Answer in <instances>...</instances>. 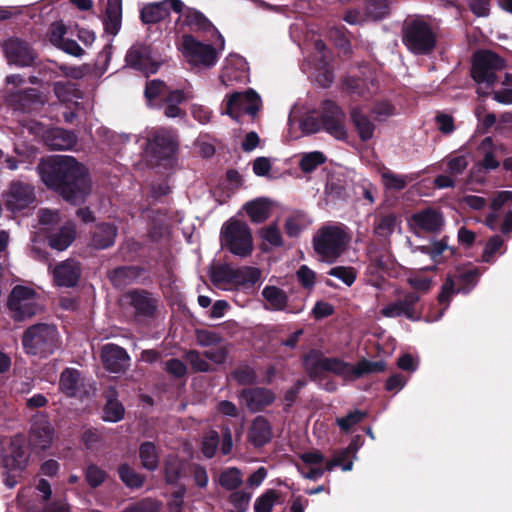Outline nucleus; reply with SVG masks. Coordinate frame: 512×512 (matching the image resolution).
I'll use <instances>...</instances> for the list:
<instances>
[{"instance_id": "1a4fd4ad", "label": "nucleus", "mask_w": 512, "mask_h": 512, "mask_svg": "<svg viewBox=\"0 0 512 512\" xmlns=\"http://www.w3.org/2000/svg\"><path fill=\"white\" fill-rule=\"evenodd\" d=\"M178 150V137L171 130H157L147 141L146 153L156 163L175 159Z\"/></svg>"}, {"instance_id": "603ef678", "label": "nucleus", "mask_w": 512, "mask_h": 512, "mask_svg": "<svg viewBox=\"0 0 512 512\" xmlns=\"http://www.w3.org/2000/svg\"><path fill=\"white\" fill-rule=\"evenodd\" d=\"M220 442V436L217 431L211 430L206 436H204L201 443V452L207 458L211 459L215 456L218 445Z\"/></svg>"}, {"instance_id": "f8f14e48", "label": "nucleus", "mask_w": 512, "mask_h": 512, "mask_svg": "<svg viewBox=\"0 0 512 512\" xmlns=\"http://www.w3.org/2000/svg\"><path fill=\"white\" fill-rule=\"evenodd\" d=\"M320 108L323 130L339 141H346L348 132L345 126L346 115L343 109L330 99L323 100Z\"/></svg>"}, {"instance_id": "423d86ee", "label": "nucleus", "mask_w": 512, "mask_h": 512, "mask_svg": "<svg viewBox=\"0 0 512 512\" xmlns=\"http://www.w3.org/2000/svg\"><path fill=\"white\" fill-rule=\"evenodd\" d=\"M222 248L241 258L250 256L253 252V237L247 223L238 219H229L220 232Z\"/></svg>"}, {"instance_id": "6ab92c4d", "label": "nucleus", "mask_w": 512, "mask_h": 512, "mask_svg": "<svg viewBox=\"0 0 512 512\" xmlns=\"http://www.w3.org/2000/svg\"><path fill=\"white\" fill-rule=\"evenodd\" d=\"M100 358L105 370L111 373H124L130 366L127 351L114 343H107L102 347Z\"/></svg>"}, {"instance_id": "6e6d98bb", "label": "nucleus", "mask_w": 512, "mask_h": 512, "mask_svg": "<svg viewBox=\"0 0 512 512\" xmlns=\"http://www.w3.org/2000/svg\"><path fill=\"white\" fill-rule=\"evenodd\" d=\"M330 276L340 279L347 286H351L357 277L355 268L349 266H336L329 270Z\"/></svg>"}, {"instance_id": "7c9ffc66", "label": "nucleus", "mask_w": 512, "mask_h": 512, "mask_svg": "<svg viewBox=\"0 0 512 512\" xmlns=\"http://www.w3.org/2000/svg\"><path fill=\"white\" fill-rule=\"evenodd\" d=\"M83 386L82 373L72 367H66L59 377L58 389L69 398H73Z\"/></svg>"}, {"instance_id": "2f4dec72", "label": "nucleus", "mask_w": 512, "mask_h": 512, "mask_svg": "<svg viewBox=\"0 0 512 512\" xmlns=\"http://www.w3.org/2000/svg\"><path fill=\"white\" fill-rule=\"evenodd\" d=\"M122 24V0H107L103 19L104 30L107 34L116 36Z\"/></svg>"}, {"instance_id": "39448f33", "label": "nucleus", "mask_w": 512, "mask_h": 512, "mask_svg": "<svg viewBox=\"0 0 512 512\" xmlns=\"http://www.w3.org/2000/svg\"><path fill=\"white\" fill-rule=\"evenodd\" d=\"M22 345L27 354L47 358L60 348L58 330L54 325L34 324L24 331Z\"/></svg>"}, {"instance_id": "e433bc0d", "label": "nucleus", "mask_w": 512, "mask_h": 512, "mask_svg": "<svg viewBox=\"0 0 512 512\" xmlns=\"http://www.w3.org/2000/svg\"><path fill=\"white\" fill-rule=\"evenodd\" d=\"M186 462L178 455L170 454L164 460V478L168 485H176L184 476Z\"/></svg>"}, {"instance_id": "cd10ccee", "label": "nucleus", "mask_w": 512, "mask_h": 512, "mask_svg": "<svg viewBox=\"0 0 512 512\" xmlns=\"http://www.w3.org/2000/svg\"><path fill=\"white\" fill-rule=\"evenodd\" d=\"M8 101L14 110L23 113H30L42 104L41 94L39 90L35 88H28L12 93L9 95Z\"/></svg>"}, {"instance_id": "f3484780", "label": "nucleus", "mask_w": 512, "mask_h": 512, "mask_svg": "<svg viewBox=\"0 0 512 512\" xmlns=\"http://www.w3.org/2000/svg\"><path fill=\"white\" fill-rule=\"evenodd\" d=\"M36 201L34 187L21 181L12 182L6 199V207L12 212L30 208Z\"/></svg>"}, {"instance_id": "aec40b11", "label": "nucleus", "mask_w": 512, "mask_h": 512, "mask_svg": "<svg viewBox=\"0 0 512 512\" xmlns=\"http://www.w3.org/2000/svg\"><path fill=\"white\" fill-rule=\"evenodd\" d=\"M409 223L415 229L436 234L442 230L445 220L441 211L428 207L413 213Z\"/></svg>"}, {"instance_id": "09e8293b", "label": "nucleus", "mask_w": 512, "mask_h": 512, "mask_svg": "<svg viewBox=\"0 0 512 512\" xmlns=\"http://www.w3.org/2000/svg\"><path fill=\"white\" fill-rule=\"evenodd\" d=\"M251 498V492L236 489L231 491L228 501L237 512H246L249 508Z\"/></svg>"}, {"instance_id": "f704fd0d", "label": "nucleus", "mask_w": 512, "mask_h": 512, "mask_svg": "<svg viewBox=\"0 0 512 512\" xmlns=\"http://www.w3.org/2000/svg\"><path fill=\"white\" fill-rule=\"evenodd\" d=\"M243 209L253 223L265 222L271 212V202L267 198H257L247 202Z\"/></svg>"}, {"instance_id": "a878e982", "label": "nucleus", "mask_w": 512, "mask_h": 512, "mask_svg": "<svg viewBox=\"0 0 512 512\" xmlns=\"http://www.w3.org/2000/svg\"><path fill=\"white\" fill-rule=\"evenodd\" d=\"M6 467L13 470H24L28 464V455L25 450V437L17 434L11 438L4 457Z\"/></svg>"}, {"instance_id": "0e129e2a", "label": "nucleus", "mask_w": 512, "mask_h": 512, "mask_svg": "<svg viewBox=\"0 0 512 512\" xmlns=\"http://www.w3.org/2000/svg\"><path fill=\"white\" fill-rule=\"evenodd\" d=\"M187 23L198 30L209 31L213 25L209 19L199 11H193L187 16Z\"/></svg>"}, {"instance_id": "5fc2aeb1", "label": "nucleus", "mask_w": 512, "mask_h": 512, "mask_svg": "<svg viewBox=\"0 0 512 512\" xmlns=\"http://www.w3.org/2000/svg\"><path fill=\"white\" fill-rule=\"evenodd\" d=\"M306 228L305 218L302 215H293L286 219L284 231L291 238L298 237Z\"/></svg>"}, {"instance_id": "ddd939ff", "label": "nucleus", "mask_w": 512, "mask_h": 512, "mask_svg": "<svg viewBox=\"0 0 512 512\" xmlns=\"http://www.w3.org/2000/svg\"><path fill=\"white\" fill-rule=\"evenodd\" d=\"M134 314L140 319H155L158 315L160 299L149 290L135 288L125 294Z\"/></svg>"}, {"instance_id": "0eeeda50", "label": "nucleus", "mask_w": 512, "mask_h": 512, "mask_svg": "<svg viewBox=\"0 0 512 512\" xmlns=\"http://www.w3.org/2000/svg\"><path fill=\"white\" fill-rule=\"evenodd\" d=\"M504 68L502 57L490 50H480L473 55L471 76L476 83L491 87L498 80L496 72Z\"/></svg>"}, {"instance_id": "473e14b6", "label": "nucleus", "mask_w": 512, "mask_h": 512, "mask_svg": "<svg viewBox=\"0 0 512 512\" xmlns=\"http://www.w3.org/2000/svg\"><path fill=\"white\" fill-rule=\"evenodd\" d=\"M159 446L152 441H144L138 447V457L141 467L149 472H154L160 465Z\"/></svg>"}, {"instance_id": "338daca9", "label": "nucleus", "mask_w": 512, "mask_h": 512, "mask_svg": "<svg viewBox=\"0 0 512 512\" xmlns=\"http://www.w3.org/2000/svg\"><path fill=\"white\" fill-rule=\"evenodd\" d=\"M455 293V283L451 276H447L444 283L441 286V290L438 294V302L441 305H445V308L449 305L452 295Z\"/></svg>"}, {"instance_id": "bf43d9fd", "label": "nucleus", "mask_w": 512, "mask_h": 512, "mask_svg": "<svg viewBox=\"0 0 512 512\" xmlns=\"http://www.w3.org/2000/svg\"><path fill=\"white\" fill-rule=\"evenodd\" d=\"M504 240L499 235H494L489 238L482 253V261L490 263L494 255L502 248Z\"/></svg>"}, {"instance_id": "7ed1b4c3", "label": "nucleus", "mask_w": 512, "mask_h": 512, "mask_svg": "<svg viewBox=\"0 0 512 512\" xmlns=\"http://www.w3.org/2000/svg\"><path fill=\"white\" fill-rule=\"evenodd\" d=\"M401 40L414 55H430L436 48L438 34L424 16L407 17L401 29Z\"/></svg>"}, {"instance_id": "49530a36", "label": "nucleus", "mask_w": 512, "mask_h": 512, "mask_svg": "<svg viewBox=\"0 0 512 512\" xmlns=\"http://www.w3.org/2000/svg\"><path fill=\"white\" fill-rule=\"evenodd\" d=\"M247 75L243 69H238L233 66H225L221 72L220 80L226 87L232 86L235 83H244Z\"/></svg>"}, {"instance_id": "20e7f679", "label": "nucleus", "mask_w": 512, "mask_h": 512, "mask_svg": "<svg viewBox=\"0 0 512 512\" xmlns=\"http://www.w3.org/2000/svg\"><path fill=\"white\" fill-rule=\"evenodd\" d=\"M350 241L351 234L345 224H326L316 231L312 245L322 261L332 264L345 252Z\"/></svg>"}, {"instance_id": "052dcab7", "label": "nucleus", "mask_w": 512, "mask_h": 512, "mask_svg": "<svg viewBox=\"0 0 512 512\" xmlns=\"http://www.w3.org/2000/svg\"><path fill=\"white\" fill-rule=\"evenodd\" d=\"M365 416V412L355 410L348 413L345 417L338 418L336 422L342 431L348 432L354 425L360 423Z\"/></svg>"}, {"instance_id": "c9c22d12", "label": "nucleus", "mask_w": 512, "mask_h": 512, "mask_svg": "<svg viewBox=\"0 0 512 512\" xmlns=\"http://www.w3.org/2000/svg\"><path fill=\"white\" fill-rule=\"evenodd\" d=\"M117 391L110 388L106 395V403L103 407V420L107 422H119L124 418L125 408L117 399Z\"/></svg>"}, {"instance_id": "5701e85b", "label": "nucleus", "mask_w": 512, "mask_h": 512, "mask_svg": "<svg viewBox=\"0 0 512 512\" xmlns=\"http://www.w3.org/2000/svg\"><path fill=\"white\" fill-rule=\"evenodd\" d=\"M240 397L251 412L262 411L275 401L274 392L265 387L245 388Z\"/></svg>"}, {"instance_id": "a18cd8bd", "label": "nucleus", "mask_w": 512, "mask_h": 512, "mask_svg": "<svg viewBox=\"0 0 512 512\" xmlns=\"http://www.w3.org/2000/svg\"><path fill=\"white\" fill-rule=\"evenodd\" d=\"M326 161V156L320 151H313L302 156L299 167L304 173L313 172Z\"/></svg>"}, {"instance_id": "e2e57ef3", "label": "nucleus", "mask_w": 512, "mask_h": 512, "mask_svg": "<svg viewBox=\"0 0 512 512\" xmlns=\"http://www.w3.org/2000/svg\"><path fill=\"white\" fill-rule=\"evenodd\" d=\"M123 512H159V506L151 498H144L126 507Z\"/></svg>"}, {"instance_id": "a211bd4d", "label": "nucleus", "mask_w": 512, "mask_h": 512, "mask_svg": "<svg viewBox=\"0 0 512 512\" xmlns=\"http://www.w3.org/2000/svg\"><path fill=\"white\" fill-rule=\"evenodd\" d=\"M184 54L193 61L211 67L217 61V52L211 44H204L196 40L192 35L183 36Z\"/></svg>"}, {"instance_id": "6e6552de", "label": "nucleus", "mask_w": 512, "mask_h": 512, "mask_svg": "<svg viewBox=\"0 0 512 512\" xmlns=\"http://www.w3.org/2000/svg\"><path fill=\"white\" fill-rule=\"evenodd\" d=\"M37 293L33 288L16 285L7 299V307L16 322H21L37 315L41 305L36 301Z\"/></svg>"}, {"instance_id": "c03bdc74", "label": "nucleus", "mask_w": 512, "mask_h": 512, "mask_svg": "<svg viewBox=\"0 0 512 512\" xmlns=\"http://www.w3.org/2000/svg\"><path fill=\"white\" fill-rule=\"evenodd\" d=\"M279 499V493L268 489L261 494L254 503V512H272L274 504Z\"/></svg>"}, {"instance_id": "ea45409f", "label": "nucleus", "mask_w": 512, "mask_h": 512, "mask_svg": "<svg viewBox=\"0 0 512 512\" xmlns=\"http://www.w3.org/2000/svg\"><path fill=\"white\" fill-rule=\"evenodd\" d=\"M261 272L256 267L244 266L241 268H232L230 271L229 284L235 285H254L259 281Z\"/></svg>"}, {"instance_id": "58836bf2", "label": "nucleus", "mask_w": 512, "mask_h": 512, "mask_svg": "<svg viewBox=\"0 0 512 512\" xmlns=\"http://www.w3.org/2000/svg\"><path fill=\"white\" fill-rule=\"evenodd\" d=\"M117 474L121 482L130 490L142 488L146 482V475L137 472L129 463H121L117 467Z\"/></svg>"}, {"instance_id": "9d476101", "label": "nucleus", "mask_w": 512, "mask_h": 512, "mask_svg": "<svg viewBox=\"0 0 512 512\" xmlns=\"http://www.w3.org/2000/svg\"><path fill=\"white\" fill-rule=\"evenodd\" d=\"M261 107V98L252 88L245 92H233L226 96L224 113L240 123L243 113L255 117Z\"/></svg>"}, {"instance_id": "774afa93", "label": "nucleus", "mask_w": 512, "mask_h": 512, "mask_svg": "<svg viewBox=\"0 0 512 512\" xmlns=\"http://www.w3.org/2000/svg\"><path fill=\"white\" fill-rule=\"evenodd\" d=\"M189 466L196 486L205 489L209 482L206 468L198 463H191Z\"/></svg>"}, {"instance_id": "864d4df0", "label": "nucleus", "mask_w": 512, "mask_h": 512, "mask_svg": "<svg viewBox=\"0 0 512 512\" xmlns=\"http://www.w3.org/2000/svg\"><path fill=\"white\" fill-rule=\"evenodd\" d=\"M480 275L479 267L459 271L458 280L463 284V288L459 289V291L469 292L477 284Z\"/></svg>"}, {"instance_id": "72a5a7b5", "label": "nucleus", "mask_w": 512, "mask_h": 512, "mask_svg": "<svg viewBox=\"0 0 512 512\" xmlns=\"http://www.w3.org/2000/svg\"><path fill=\"white\" fill-rule=\"evenodd\" d=\"M170 15V10L165 2H153L144 5L140 10V20L145 25L160 23Z\"/></svg>"}, {"instance_id": "dca6fc26", "label": "nucleus", "mask_w": 512, "mask_h": 512, "mask_svg": "<svg viewBox=\"0 0 512 512\" xmlns=\"http://www.w3.org/2000/svg\"><path fill=\"white\" fill-rule=\"evenodd\" d=\"M108 279L116 289H123L134 283L151 282L147 269L138 265L118 266L108 272Z\"/></svg>"}, {"instance_id": "4468645a", "label": "nucleus", "mask_w": 512, "mask_h": 512, "mask_svg": "<svg viewBox=\"0 0 512 512\" xmlns=\"http://www.w3.org/2000/svg\"><path fill=\"white\" fill-rule=\"evenodd\" d=\"M420 295L417 292H408L403 298L384 306L380 313L386 318L404 316L410 321H419L422 318V309H419Z\"/></svg>"}, {"instance_id": "79ce46f5", "label": "nucleus", "mask_w": 512, "mask_h": 512, "mask_svg": "<svg viewBox=\"0 0 512 512\" xmlns=\"http://www.w3.org/2000/svg\"><path fill=\"white\" fill-rule=\"evenodd\" d=\"M218 482L225 490L234 491L243 483L242 473L237 467L226 468L220 473Z\"/></svg>"}, {"instance_id": "37998d69", "label": "nucleus", "mask_w": 512, "mask_h": 512, "mask_svg": "<svg viewBox=\"0 0 512 512\" xmlns=\"http://www.w3.org/2000/svg\"><path fill=\"white\" fill-rule=\"evenodd\" d=\"M397 216L395 213H388L377 217L374 221L373 232L379 237L390 236L395 229Z\"/></svg>"}, {"instance_id": "393cba45", "label": "nucleus", "mask_w": 512, "mask_h": 512, "mask_svg": "<svg viewBox=\"0 0 512 512\" xmlns=\"http://www.w3.org/2000/svg\"><path fill=\"white\" fill-rule=\"evenodd\" d=\"M118 227L111 222H99L90 230V245L97 250H104L114 245Z\"/></svg>"}, {"instance_id": "de8ad7c7", "label": "nucleus", "mask_w": 512, "mask_h": 512, "mask_svg": "<svg viewBox=\"0 0 512 512\" xmlns=\"http://www.w3.org/2000/svg\"><path fill=\"white\" fill-rule=\"evenodd\" d=\"M107 477V472L94 463L89 464L85 469V480L91 488L101 486Z\"/></svg>"}, {"instance_id": "9b49d317", "label": "nucleus", "mask_w": 512, "mask_h": 512, "mask_svg": "<svg viewBox=\"0 0 512 512\" xmlns=\"http://www.w3.org/2000/svg\"><path fill=\"white\" fill-rule=\"evenodd\" d=\"M2 49L7 63L16 67H33L39 59L32 44L19 37H10L4 40Z\"/></svg>"}, {"instance_id": "4be33fe9", "label": "nucleus", "mask_w": 512, "mask_h": 512, "mask_svg": "<svg viewBox=\"0 0 512 512\" xmlns=\"http://www.w3.org/2000/svg\"><path fill=\"white\" fill-rule=\"evenodd\" d=\"M52 275L56 286L75 287L81 277V265L72 258L66 259L53 268Z\"/></svg>"}, {"instance_id": "4c0bfd02", "label": "nucleus", "mask_w": 512, "mask_h": 512, "mask_svg": "<svg viewBox=\"0 0 512 512\" xmlns=\"http://www.w3.org/2000/svg\"><path fill=\"white\" fill-rule=\"evenodd\" d=\"M76 238V228L73 223H67L49 236V246L55 250L67 249Z\"/></svg>"}, {"instance_id": "f257e3e1", "label": "nucleus", "mask_w": 512, "mask_h": 512, "mask_svg": "<svg viewBox=\"0 0 512 512\" xmlns=\"http://www.w3.org/2000/svg\"><path fill=\"white\" fill-rule=\"evenodd\" d=\"M36 169L44 185L73 206L84 204L92 193L88 168L73 156L42 158Z\"/></svg>"}, {"instance_id": "680f3d73", "label": "nucleus", "mask_w": 512, "mask_h": 512, "mask_svg": "<svg viewBox=\"0 0 512 512\" xmlns=\"http://www.w3.org/2000/svg\"><path fill=\"white\" fill-rule=\"evenodd\" d=\"M186 359L190 363L192 369L196 372H208L211 367L205 360V357L197 350H190L186 354Z\"/></svg>"}, {"instance_id": "a19ab883", "label": "nucleus", "mask_w": 512, "mask_h": 512, "mask_svg": "<svg viewBox=\"0 0 512 512\" xmlns=\"http://www.w3.org/2000/svg\"><path fill=\"white\" fill-rule=\"evenodd\" d=\"M365 14L373 21H379L390 14V0H365Z\"/></svg>"}, {"instance_id": "412c9836", "label": "nucleus", "mask_w": 512, "mask_h": 512, "mask_svg": "<svg viewBox=\"0 0 512 512\" xmlns=\"http://www.w3.org/2000/svg\"><path fill=\"white\" fill-rule=\"evenodd\" d=\"M125 62L127 66L143 73H155L158 69L152 62L151 48L141 43H136L128 49Z\"/></svg>"}, {"instance_id": "f03ea898", "label": "nucleus", "mask_w": 512, "mask_h": 512, "mask_svg": "<svg viewBox=\"0 0 512 512\" xmlns=\"http://www.w3.org/2000/svg\"><path fill=\"white\" fill-rule=\"evenodd\" d=\"M303 369L312 382H321L329 372L345 382H353L365 375L384 372L386 362L361 359L355 365L339 357H327L320 349L312 348L302 357Z\"/></svg>"}, {"instance_id": "b1692460", "label": "nucleus", "mask_w": 512, "mask_h": 512, "mask_svg": "<svg viewBox=\"0 0 512 512\" xmlns=\"http://www.w3.org/2000/svg\"><path fill=\"white\" fill-rule=\"evenodd\" d=\"M54 438V428L44 418L35 420L29 431V444L33 449L46 450Z\"/></svg>"}, {"instance_id": "4d7b16f0", "label": "nucleus", "mask_w": 512, "mask_h": 512, "mask_svg": "<svg viewBox=\"0 0 512 512\" xmlns=\"http://www.w3.org/2000/svg\"><path fill=\"white\" fill-rule=\"evenodd\" d=\"M167 91L168 86L164 81L154 79L146 83L144 94L149 101H152L158 98L159 96L165 97Z\"/></svg>"}, {"instance_id": "bb28decb", "label": "nucleus", "mask_w": 512, "mask_h": 512, "mask_svg": "<svg viewBox=\"0 0 512 512\" xmlns=\"http://www.w3.org/2000/svg\"><path fill=\"white\" fill-rule=\"evenodd\" d=\"M350 122L362 142H368L374 137L376 125L362 107L355 106L349 111Z\"/></svg>"}, {"instance_id": "c756f323", "label": "nucleus", "mask_w": 512, "mask_h": 512, "mask_svg": "<svg viewBox=\"0 0 512 512\" xmlns=\"http://www.w3.org/2000/svg\"><path fill=\"white\" fill-rule=\"evenodd\" d=\"M273 430L270 422L264 416H257L248 431V438L254 447L260 448L271 441Z\"/></svg>"}, {"instance_id": "69168bd1", "label": "nucleus", "mask_w": 512, "mask_h": 512, "mask_svg": "<svg viewBox=\"0 0 512 512\" xmlns=\"http://www.w3.org/2000/svg\"><path fill=\"white\" fill-rule=\"evenodd\" d=\"M296 277L305 289L311 290L315 285L316 274L308 266L302 265L296 272Z\"/></svg>"}, {"instance_id": "2eb2a0df", "label": "nucleus", "mask_w": 512, "mask_h": 512, "mask_svg": "<svg viewBox=\"0 0 512 512\" xmlns=\"http://www.w3.org/2000/svg\"><path fill=\"white\" fill-rule=\"evenodd\" d=\"M262 296L269 304V308L274 311H286L288 313L298 314L304 310V298L296 297L289 302L288 294L281 288L273 285H267L262 290Z\"/></svg>"}, {"instance_id": "8fccbe9b", "label": "nucleus", "mask_w": 512, "mask_h": 512, "mask_svg": "<svg viewBox=\"0 0 512 512\" xmlns=\"http://www.w3.org/2000/svg\"><path fill=\"white\" fill-rule=\"evenodd\" d=\"M382 182L387 190L401 191L407 186L404 176L398 175L389 169L381 173Z\"/></svg>"}, {"instance_id": "13d9d810", "label": "nucleus", "mask_w": 512, "mask_h": 512, "mask_svg": "<svg viewBox=\"0 0 512 512\" xmlns=\"http://www.w3.org/2000/svg\"><path fill=\"white\" fill-rule=\"evenodd\" d=\"M307 385L305 379H297L295 383L284 394L283 410L288 412L298 398L300 391Z\"/></svg>"}, {"instance_id": "c85d7f7f", "label": "nucleus", "mask_w": 512, "mask_h": 512, "mask_svg": "<svg viewBox=\"0 0 512 512\" xmlns=\"http://www.w3.org/2000/svg\"><path fill=\"white\" fill-rule=\"evenodd\" d=\"M44 143L51 150H71L77 143V136L72 131L56 127L45 132Z\"/></svg>"}, {"instance_id": "3c124183", "label": "nucleus", "mask_w": 512, "mask_h": 512, "mask_svg": "<svg viewBox=\"0 0 512 512\" xmlns=\"http://www.w3.org/2000/svg\"><path fill=\"white\" fill-rule=\"evenodd\" d=\"M231 376L240 385H252L257 380L255 370L249 365L237 367L231 372Z\"/></svg>"}]
</instances>
